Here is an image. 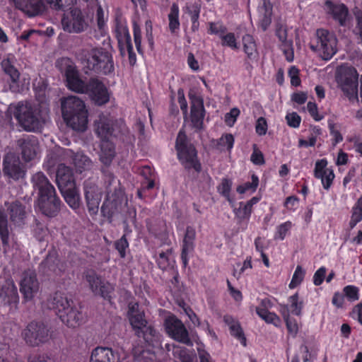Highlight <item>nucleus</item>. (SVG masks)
Returning <instances> with one entry per match:
<instances>
[{
	"label": "nucleus",
	"instance_id": "nucleus-48",
	"mask_svg": "<svg viewBox=\"0 0 362 362\" xmlns=\"http://www.w3.org/2000/svg\"><path fill=\"white\" fill-rule=\"evenodd\" d=\"M85 278L93 293L98 290V288L103 281L94 271H87L85 273Z\"/></svg>",
	"mask_w": 362,
	"mask_h": 362
},
{
	"label": "nucleus",
	"instance_id": "nucleus-4",
	"mask_svg": "<svg viewBox=\"0 0 362 362\" xmlns=\"http://www.w3.org/2000/svg\"><path fill=\"white\" fill-rule=\"evenodd\" d=\"M49 303L50 308L55 310L62 322L68 327H76L83 322L84 315L65 294L55 293Z\"/></svg>",
	"mask_w": 362,
	"mask_h": 362
},
{
	"label": "nucleus",
	"instance_id": "nucleus-23",
	"mask_svg": "<svg viewBox=\"0 0 362 362\" xmlns=\"http://www.w3.org/2000/svg\"><path fill=\"white\" fill-rule=\"evenodd\" d=\"M128 317L131 325L135 330L136 334L140 337V330L146 327L147 321L145 319L144 313L140 310L137 303L129 304Z\"/></svg>",
	"mask_w": 362,
	"mask_h": 362
},
{
	"label": "nucleus",
	"instance_id": "nucleus-56",
	"mask_svg": "<svg viewBox=\"0 0 362 362\" xmlns=\"http://www.w3.org/2000/svg\"><path fill=\"white\" fill-rule=\"evenodd\" d=\"M327 161L326 159L317 160L315 165L314 175L316 178L322 177V175L330 171L331 169L327 168Z\"/></svg>",
	"mask_w": 362,
	"mask_h": 362
},
{
	"label": "nucleus",
	"instance_id": "nucleus-29",
	"mask_svg": "<svg viewBox=\"0 0 362 362\" xmlns=\"http://www.w3.org/2000/svg\"><path fill=\"white\" fill-rule=\"evenodd\" d=\"M117 351L108 347H96L91 353L90 362H119Z\"/></svg>",
	"mask_w": 362,
	"mask_h": 362
},
{
	"label": "nucleus",
	"instance_id": "nucleus-45",
	"mask_svg": "<svg viewBox=\"0 0 362 362\" xmlns=\"http://www.w3.org/2000/svg\"><path fill=\"white\" fill-rule=\"evenodd\" d=\"M141 335L149 346H154V343L158 342L159 339V336L156 331L152 327L147 326V325L146 327L140 330V337Z\"/></svg>",
	"mask_w": 362,
	"mask_h": 362
},
{
	"label": "nucleus",
	"instance_id": "nucleus-18",
	"mask_svg": "<svg viewBox=\"0 0 362 362\" xmlns=\"http://www.w3.org/2000/svg\"><path fill=\"white\" fill-rule=\"evenodd\" d=\"M84 194L90 214L91 216L96 215L102 199L101 189L95 182L87 180L84 182Z\"/></svg>",
	"mask_w": 362,
	"mask_h": 362
},
{
	"label": "nucleus",
	"instance_id": "nucleus-46",
	"mask_svg": "<svg viewBox=\"0 0 362 362\" xmlns=\"http://www.w3.org/2000/svg\"><path fill=\"white\" fill-rule=\"evenodd\" d=\"M166 349L170 351L171 345L166 344ZM173 356L180 359L181 362H192L191 356L188 354L187 349L180 346L173 345Z\"/></svg>",
	"mask_w": 362,
	"mask_h": 362
},
{
	"label": "nucleus",
	"instance_id": "nucleus-49",
	"mask_svg": "<svg viewBox=\"0 0 362 362\" xmlns=\"http://www.w3.org/2000/svg\"><path fill=\"white\" fill-rule=\"evenodd\" d=\"M251 182H245L237 187L236 190L239 194H244L248 191L252 192H255L259 185V178L256 175L253 174L251 177Z\"/></svg>",
	"mask_w": 362,
	"mask_h": 362
},
{
	"label": "nucleus",
	"instance_id": "nucleus-2",
	"mask_svg": "<svg viewBox=\"0 0 362 362\" xmlns=\"http://www.w3.org/2000/svg\"><path fill=\"white\" fill-rule=\"evenodd\" d=\"M62 113L65 122L73 129L83 132L88 124V110L78 97L70 95L61 100Z\"/></svg>",
	"mask_w": 362,
	"mask_h": 362
},
{
	"label": "nucleus",
	"instance_id": "nucleus-13",
	"mask_svg": "<svg viewBox=\"0 0 362 362\" xmlns=\"http://www.w3.org/2000/svg\"><path fill=\"white\" fill-rule=\"evenodd\" d=\"M165 330L169 336L177 341L192 345L188 332L180 320L175 317H169L165 322Z\"/></svg>",
	"mask_w": 362,
	"mask_h": 362
},
{
	"label": "nucleus",
	"instance_id": "nucleus-61",
	"mask_svg": "<svg viewBox=\"0 0 362 362\" xmlns=\"http://www.w3.org/2000/svg\"><path fill=\"white\" fill-rule=\"evenodd\" d=\"M334 178V174L332 170L330 171H327L325 174L322 175V177H318L321 180L322 185L324 189L328 190L332 184V181Z\"/></svg>",
	"mask_w": 362,
	"mask_h": 362
},
{
	"label": "nucleus",
	"instance_id": "nucleus-12",
	"mask_svg": "<svg viewBox=\"0 0 362 362\" xmlns=\"http://www.w3.org/2000/svg\"><path fill=\"white\" fill-rule=\"evenodd\" d=\"M90 100L98 105H103L109 102L110 93L105 84L96 78H91L88 82L87 91Z\"/></svg>",
	"mask_w": 362,
	"mask_h": 362
},
{
	"label": "nucleus",
	"instance_id": "nucleus-58",
	"mask_svg": "<svg viewBox=\"0 0 362 362\" xmlns=\"http://www.w3.org/2000/svg\"><path fill=\"white\" fill-rule=\"evenodd\" d=\"M353 13L356 21L354 31L356 35H359L362 42V11L358 8H355Z\"/></svg>",
	"mask_w": 362,
	"mask_h": 362
},
{
	"label": "nucleus",
	"instance_id": "nucleus-20",
	"mask_svg": "<svg viewBox=\"0 0 362 362\" xmlns=\"http://www.w3.org/2000/svg\"><path fill=\"white\" fill-rule=\"evenodd\" d=\"M59 158L60 161L73 163L80 172L89 169L92 166V162L88 156L81 152L74 153L69 148L62 149Z\"/></svg>",
	"mask_w": 362,
	"mask_h": 362
},
{
	"label": "nucleus",
	"instance_id": "nucleus-31",
	"mask_svg": "<svg viewBox=\"0 0 362 362\" xmlns=\"http://www.w3.org/2000/svg\"><path fill=\"white\" fill-rule=\"evenodd\" d=\"M11 221L18 226L24 224L25 218V207L18 202L11 203L8 206Z\"/></svg>",
	"mask_w": 362,
	"mask_h": 362
},
{
	"label": "nucleus",
	"instance_id": "nucleus-37",
	"mask_svg": "<svg viewBox=\"0 0 362 362\" xmlns=\"http://www.w3.org/2000/svg\"><path fill=\"white\" fill-rule=\"evenodd\" d=\"M59 190L70 207L74 209L79 207L80 197L75 185L72 186V187L59 189Z\"/></svg>",
	"mask_w": 362,
	"mask_h": 362
},
{
	"label": "nucleus",
	"instance_id": "nucleus-43",
	"mask_svg": "<svg viewBox=\"0 0 362 362\" xmlns=\"http://www.w3.org/2000/svg\"><path fill=\"white\" fill-rule=\"evenodd\" d=\"M178 18L179 7L176 4H173L170 7V11L168 14L169 29L173 33L180 28V21Z\"/></svg>",
	"mask_w": 362,
	"mask_h": 362
},
{
	"label": "nucleus",
	"instance_id": "nucleus-27",
	"mask_svg": "<svg viewBox=\"0 0 362 362\" xmlns=\"http://www.w3.org/2000/svg\"><path fill=\"white\" fill-rule=\"evenodd\" d=\"M276 35L281 42L280 47L288 62L293 60L294 54L293 48V40L288 37L287 28L284 25H279L276 30Z\"/></svg>",
	"mask_w": 362,
	"mask_h": 362
},
{
	"label": "nucleus",
	"instance_id": "nucleus-60",
	"mask_svg": "<svg viewBox=\"0 0 362 362\" xmlns=\"http://www.w3.org/2000/svg\"><path fill=\"white\" fill-rule=\"evenodd\" d=\"M328 127L331 135L334 137L336 144L341 142L343 140V136L339 132V126L337 124L334 123L332 121H329Z\"/></svg>",
	"mask_w": 362,
	"mask_h": 362
},
{
	"label": "nucleus",
	"instance_id": "nucleus-28",
	"mask_svg": "<svg viewBox=\"0 0 362 362\" xmlns=\"http://www.w3.org/2000/svg\"><path fill=\"white\" fill-rule=\"evenodd\" d=\"M191 122L193 127L197 129L202 128L204 117V107L203 100L194 96L191 98Z\"/></svg>",
	"mask_w": 362,
	"mask_h": 362
},
{
	"label": "nucleus",
	"instance_id": "nucleus-40",
	"mask_svg": "<svg viewBox=\"0 0 362 362\" xmlns=\"http://www.w3.org/2000/svg\"><path fill=\"white\" fill-rule=\"evenodd\" d=\"M115 33L121 49H122L125 45L132 43L129 30L125 25L117 23L115 27Z\"/></svg>",
	"mask_w": 362,
	"mask_h": 362
},
{
	"label": "nucleus",
	"instance_id": "nucleus-42",
	"mask_svg": "<svg viewBox=\"0 0 362 362\" xmlns=\"http://www.w3.org/2000/svg\"><path fill=\"white\" fill-rule=\"evenodd\" d=\"M134 359L136 362H153L156 360V356L150 349H141L139 347L133 349Z\"/></svg>",
	"mask_w": 362,
	"mask_h": 362
},
{
	"label": "nucleus",
	"instance_id": "nucleus-6",
	"mask_svg": "<svg viewBox=\"0 0 362 362\" xmlns=\"http://www.w3.org/2000/svg\"><path fill=\"white\" fill-rule=\"evenodd\" d=\"M177 158L182 165L187 170L193 169L199 173L202 170V165L198 159L197 151L187 139L184 132L180 130L177 135L175 144Z\"/></svg>",
	"mask_w": 362,
	"mask_h": 362
},
{
	"label": "nucleus",
	"instance_id": "nucleus-11",
	"mask_svg": "<svg viewBox=\"0 0 362 362\" xmlns=\"http://www.w3.org/2000/svg\"><path fill=\"white\" fill-rule=\"evenodd\" d=\"M14 4L30 17L42 13L46 10V4L54 10L63 9L64 6L63 0H14Z\"/></svg>",
	"mask_w": 362,
	"mask_h": 362
},
{
	"label": "nucleus",
	"instance_id": "nucleus-53",
	"mask_svg": "<svg viewBox=\"0 0 362 362\" xmlns=\"http://www.w3.org/2000/svg\"><path fill=\"white\" fill-rule=\"evenodd\" d=\"M221 39V44L223 46H227L233 49L238 48L237 39L233 33H225L220 37Z\"/></svg>",
	"mask_w": 362,
	"mask_h": 362
},
{
	"label": "nucleus",
	"instance_id": "nucleus-57",
	"mask_svg": "<svg viewBox=\"0 0 362 362\" xmlns=\"http://www.w3.org/2000/svg\"><path fill=\"white\" fill-rule=\"evenodd\" d=\"M113 291V286L109 284L108 282L103 281L98 290L94 292L96 295H100L103 298H110V293Z\"/></svg>",
	"mask_w": 362,
	"mask_h": 362
},
{
	"label": "nucleus",
	"instance_id": "nucleus-22",
	"mask_svg": "<svg viewBox=\"0 0 362 362\" xmlns=\"http://www.w3.org/2000/svg\"><path fill=\"white\" fill-rule=\"evenodd\" d=\"M66 86L68 88L78 93L87 91L88 82L81 78L78 71L72 66H68L65 71Z\"/></svg>",
	"mask_w": 362,
	"mask_h": 362
},
{
	"label": "nucleus",
	"instance_id": "nucleus-33",
	"mask_svg": "<svg viewBox=\"0 0 362 362\" xmlns=\"http://www.w3.org/2000/svg\"><path fill=\"white\" fill-rule=\"evenodd\" d=\"M242 42L243 51L247 59L250 61H257L259 54L254 37L249 34L245 35L243 36Z\"/></svg>",
	"mask_w": 362,
	"mask_h": 362
},
{
	"label": "nucleus",
	"instance_id": "nucleus-64",
	"mask_svg": "<svg viewBox=\"0 0 362 362\" xmlns=\"http://www.w3.org/2000/svg\"><path fill=\"white\" fill-rule=\"evenodd\" d=\"M219 144L230 151L234 144V138L232 134H226L220 138Z\"/></svg>",
	"mask_w": 362,
	"mask_h": 362
},
{
	"label": "nucleus",
	"instance_id": "nucleus-34",
	"mask_svg": "<svg viewBox=\"0 0 362 362\" xmlns=\"http://www.w3.org/2000/svg\"><path fill=\"white\" fill-rule=\"evenodd\" d=\"M40 266L43 269L52 272L57 275L64 270V266L60 263L54 252H49Z\"/></svg>",
	"mask_w": 362,
	"mask_h": 362
},
{
	"label": "nucleus",
	"instance_id": "nucleus-7",
	"mask_svg": "<svg viewBox=\"0 0 362 362\" xmlns=\"http://www.w3.org/2000/svg\"><path fill=\"white\" fill-rule=\"evenodd\" d=\"M358 74L355 68L342 65L337 70V81L350 100L358 99Z\"/></svg>",
	"mask_w": 362,
	"mask_h": 362
},
{
	"label": "nucleus",
	"instance_id": "nucleus-51",
	"mask_svg": "<svg viewBox=\"0 0 362 362\" xmlns=\"http://www.w3.org/2000/svg\"><path fill=\"white\" fill-rule=\"evenodd\" d=\"M305 272L301 266L298 265L293 274L292 279L288 285L291 289L295 288L301 284L305 276Z\"/></svg>",
	"mask_w": 362,
	"mask_h": 362
},
{
	"label": "nucleus",
	"instance_id": "nucleus-38",
	"mask_svg": "<svg viewBox=\"0 0 362 362\" xmlns=\"http://www.w3.org/2000/svg\"><path fill=\"white\" fill-rule=\"evenodd\" d=\"M201 11V6L197 3H187L183 8V11L191 18L192 21V30L195 32L198 30L199 23V17Z\"/></svg>",
	"mask_w": 362,
	"mask_h": 362
},
{
	"label": "nucleus",
	"instance_id": "nucleus-52",
	"mask_svg": "<svg viewBox=\"0 0 362 362\" xmlns=\"http://www.w3.org/2000/svg\"><path fill=\"white\" fill-rule=\"evenodd\" d=\"M293 223L290 221H287L276 227L274 234V239L283 240L286 238L288 232L291 229Z\"/></svg>",
	"mask_w": 362,
	"mask_h": 362
},
{
	"label": "nucleus",
	"instance_id": "nucleus-25",
	"mask_svg": "<svg viewBox=\"0 0 362 362\" xmlns=\"http://www.w3.org/2000/svg\"><path fill=\"white\" fill-rule=\"evenodd\" d=\"M64 163H59L56 172V182L59 189L75 185L73 170Z\"/></svg>",
	"mask_w": 362,
	"mask_h": 362
},
{
	"label": "nucleus",
	"instance_id": "nucleus-54",
	"mask_svg": "<svg viewBox=\"0 0 362 362\" xmlns=\"http://www.w3.org/2000/svg\"><path fill=\"white\" fill-rule=\"evenodd\" d=\"M283 317L289 334L293 337H296L298 332V326L296 321L290 318L289 313L287 311L283 312Z\"/></svg>",
	"mask_w": 362,
	"mask_h": 362
},
{
	"label": "nucleus",
	"instance_id": "nucleus-26",
	"mask_svg": "<svg viewBox=\"0 0 362 362\" xmlns=\"http://www.w3.org/2000/svg\"><path fill=\"white\" fill-rule=\"evenodd\" d=\"M195 238V228L191 226H187L182 240L181 254V259L185 267L188 264L189 254L194 249Z\"/></svg>",
	"mask_w": 362,
	"mask_h": 362
},
{
	"label": "nucleus",
	"instance_id": "nucleus-10",
	"mask_svg": "<svg viewBox=\"0 0 362 362\" xmlns=\"http://www.w3.org/2000/svg\"><path fill=\"white\" fill-rule=\"evenodd\" d=\"M317 45H311V49L318 52L325 60H329L337 52V38L336 35L325 29L316 32Z\"/></svg>",
	"mask_w": 362,
	"mask_h": 362
},
{
	"label": "nucleus",
	"instance_id": "nucleus-8",
	"mask_svg": "<svg viewBox=\"0 0 362 362\" xmlns=\"http://www.w3.org/2000/svg\"><path fill=\"white\" fill-rule=\"evenodd\" d=\"M95 132L102 141L110 140L113 136H117L122 132L124 124L122 121L113 119L109 114L101 113L95 121Z\"/></svg>",
	"mask_w": 362,
	"mask_h": 362
},
{
	"label": "nucleus",
	"instance_id": "nucleus-16",
	"mask_svg": "<svg viewBox=\"0 0 362 362\" xmlns=\"http://www.w3.org/2000/svg\"><path fill=\"white\" fill-rule=\"evenodd\" d=\"M40 284L34 271H25L20 281V291L25 300H31L38 293Z\"/></svg>",
	"mask_w": 362,
	"mask_h": 362
},
{
	"label": "nucleus",
	"instance_id": "nucleus-50",
	"mask_svg": "<svg viewBox=\"0 0 362 362\" xmlns=\"http://www.w3.org/2000/svg\"><path fill=\"white\" fill-rule=\"evenodd\" d=\"M232 187V181L228 178H223L221 184L218 186L217 190L219 194L223 196L230 203H232L230 192Z\"/></svg>",
	"mask_w": 362,
	"mask_h": 362
},
{
	"label": "nucleus",
	"instance_id": "nucleus-9",
	"mask_svg": "<svg viewBox=\"0 0 362 362\" xmlns=\"http://www.w3.org/2000/svg\"><path fill=\"white\" fill-rule=\"evenodd\" d=\"M21 336L30 346H38L47 343L52 335L47 327L41 322L32 321L22 331Z\"/></svg>",
	"mask_w": 362,
	"mask_h": 362
},
{
	"label": "nucleus",
	"instance_id": "nucleus-1",
	"mask_svg": "<svg viewBox=\"0 0 362 362\" xmlns=\"http://www.w3.org/2000/svg\"><path fill=\"white\" fill-rule=\"evenodd\" d=\"M32 182L37 191L36 206L38 209L47 216H55L60 209L61 202L54 186L42 172L33 175Z\"/></svg>",
	"mask_w": 362,
	"mask_h": 362
},
{
	"label": "nucleus",
	"instance_id": "nucleus-19",
	"mask_svg": "<svg viewBox=\"0 0 362 362\" xmlns=\"http://www.w3.org/2000/svg\"><path fill=\"white\" fill-rule=\"evenodd\" d=\"M62 25L64 31L78 33L86 26L81 10L72 9L69 13L64 15L62 19Z\"/></svg>",
	"mask_w": 362,
	"mask_h": 362
},
{
	"label": "nucleus",
	"instance_id": "nucleus-14",
	"mask_svg": "<svg viewBox=\"0 0 362 362\" xmlns=\"http://www.w3.org/2000/svg\"><path fill=\"white\" fill-rule=\"evenodd\" d=\"M259 200L260 197H253L247 202H239L238 206L233 208V211L235 215V218L242 230H246L252 212V207L254 205L257 204Z\"/></svg>",
	"mask_w": 362,
	"mask_h": 362
},
{
	"label": "nucleus",
	"instance_id": "nucleus-24",
	"mask_svg": "<svg viewBox=\"0 0 362 362\" xmlns=\"http://www.w3.org/2000/svg\"><path fill=\"white\" fill-rule=\"evenodd\" d=\"M325 10L342 26L346 25L349 21V11L344 4H334L327 0L325 4Z\"/></svg>",
	"mask_w": 362,
	"mask_h": 362
},
{
	"label": "nucleus",
	"instance_id": "nucleus-59",
	"mask_svg": "<svg viewBox=\"0 0 362 362\" xmlns=\"http://www.w3.org/2000/svg\"><path fill=\"white\" fill-rule=\"evenodd\" d=\"M115 249L119 253V255L122 258H124L126 255V249L129 247L128 241L125 237L123 235L119 240H117L115 243Z\"/></svg>",
	"mask_w": 362,
	"mask_h": 362
},
{
	"label": "nucleus",
	"instance_id": "nucleus-5",
	"mask_svg": "<svg viewBox=\"0 0 362 362\" xmlns=\"http://www.w3.org/2000/svg\"><path fill=\"white\" fill-rule=\"evenodd\" d=\"M81 60L85 69L97 74H107L114 71L112 57L103 48L83 49Z\"/></svg>",
	"mask_w": 362,
	"mask_h": 362
},
{
	"label": "nucleus",
	"instance_id": "nucleus-62",
	"mask_svg": "<svg viewBox=\"0 0 362 362\" xmlns=\"http://www.w3.org/2000/svg\"><path fill=\"white\" fill-rule=\"evenodd\" d=\"M226 28L219 23H209V33L211 34H215L221 37L223 34L226 33Z\"/></svg>",
	"mask_w": 362,
	"mask_h": 362
},
{
	"label": "nucleus",
	"instance_id": "nucleus-47",
	"mask_svg": "<svg viewBox=\"0 0 362 362\" xmlns=\"http://www.w3.org/2000/svg\"><path fill=\"white\" fill-rule=\"evenodd\" d=\"M362 220V197H360L352 208V214L349 225L354 228Z\"/></svg>",
	"mask_w": 362,
	"mask_h": 362
},
{
	"label": "nucleus",
	"instance_id": "nucleus-36",
	"mask_svg": "<svg viewBox=\"0 0 362 362\" xmlns=\"http://www.w3.org/2000/svg\"><path fill=\"white\" fill-rule=\"evenodd\" d=\"M100 148V158L101 162L106 165H110L115 156V145L110 140L102 141Z\"/></svg>",
	"mask_w": 362,
	"mask_h": 362
},
{
	"label": "nucleus",
	"instance_id": "nucleus-44",
	"mask_svg": "<svg viewBox=\"0 0 362 362\" xmlns=\"http://www.w3.org/2000/svg\"><path fill=\"white\" fill-rule=\"evenodd\" d=\"M0 236L3 245L8 243L9 232L8 230L7 215L4 211L0 209Z\"/></svg>",
	"mask_w": 362,
	"mask_h": 362
},
{
	"label": "nucleus",
	"instance_id": "nucleus-35",
	"mask_svg": "<svg viewBox=\"0 0 362 362\" xmlns=\"http://www.w3.org/2000/svg\"><path fill=\"white\" fill-rule=\"evenodd\" d=\"M223 320L229 327L231 335L240 340V343L245 346L246 339L239 322L229 315L224 316Z\"/></svg>",
	"mask_w": 362,
	"mask_h": 362
},
{
	"label": "nucleus",
	"instance_id": "nucleus-32",
	"mask_svg": "<svg viewBox=\"0 0 362 362\" xmlns=\"http://www.w3.org/2000/svg\"><path fill=\"white\" fill-rule=\"evenodd\" d=\"M16 62V57L12 54H8L3 59L1 63L4 71L9 76L11 81L13 83H16L20 76L19 71L15 67Z\"/></svg>",
	"mask_w": 362,
	"mask_h": 362
},
{
	"label": "nucleus",
	"instance_id": "nucleus-55",
	"mask_svg": "<svg viewBox=\"0 0 362 362\" xmlns=\"http://www.w3.org/2000/svg\"><path fill=\"white\" fill-rule=\"evenodd\" d=\"M344 296L351 302H354L359 298V290L353 285H349L343 288Z\"/></svg>",
	"mask_w": 362,
	"mask_h": 362
},
{
	"label": "nucleus",
	"instance_id": "nucleus-21",
	"mask_svg": "<svg viewBox=\"0 0 362 362\" xmlns=\"http://www.w3.org/2000/svg\"><path fill=\"white\" fill-rule=\"evenodd\" d=\"M3 171L6 175L18 180L25 175V170L19 158L13 153L6 155L3 162Z\"/></svg>",
	"mask_w": 362,
	"mask_h": 362
},
{
	"label": "nucleus",
	"instance_id": "nucleus-39",
	"mask_svg": "<svg viewBox=\"0 0 362 362\" xmlns=\"http://www.w3.org/2000/svg\"><path fill=\"white\" fill-rule=\"evenodd\" d=\"M288 305L284 306L281 313H283V312H286L287 310L288 313H289L290 311L295 315H300L302 309L303 308V302L299 300L298 294L296 293L294 295L290 296L288 299Z\"/></svg>",
	"mask_w": 362,
	"mask_h": 362
},
{
	"label": "nucleus",
	"instance_id": "nucleus-63",
	"mask_svg": "<svg viewBox=\"0 0 362 362\" xmlns=\"http://www.w3.org/2000/svg\"><path fill=\"white\" fill-rule=\"evenodd\" d=\"M286 119L288 126L298 128L300 126L301 118L296 112L288 113Z\"/></svg>",
	"mask_w": 362,
	"mask_h": 362
},
{
	"label": "nucleus",
	"instance_id": "nucleus-17",
	"mask_svg": "<svg viewBox=\"0 0 362 362\" xmlns=\"http://www.w3.org/2000/svg\"><path fill=\"white\" fill-rule=\"evenodd\" d=\"M126 204L127 199L121 192L112 195L107 194L101 206V213L104 217L110 219L114 214L121 211Z\"/></svg>",
	"mask_w": 362,
	"mask_h": 362
},
{
	"label": "nucleus",
	"instance_id": "nucleus-30",
	"mask_svg": "<svg viewBox=\"0 0 362 362\" xmlns=\"http://www.w3.org/2000/svg\"><path fill=\"white\" fill-rule=\"evenodd\" d=\"M18 300L17 287L12 279H8L0 290V303H12Z\"/></svg>",
	"mask_w": 362,
	"mask_h": 362
},
{
	"label": "nucleus",
	"instance_id": "nucleus-15",
	"mask_svg": "<svg viewBox=\"0 0 362 362\" xmlns=\"http://www.w3.org/2000/svg\"><path fill=\"white\" fill-rule=\"evenodd\" d=\"M22 158L25 162L34 160L40 153L39 142L34 136H24L17 141Z\"/></svg>",
	"mask_w": 362,
	"mask_h": 362
},
{
	"label": "nucleus",
	"instance_id": "nucleus-3",
	"mask_svg": "<svg viewBox=\"0 0 362 362\" xmlns=\"http://www.w3.org/2000/svg\"><path fill=\"white\" fill-rule=\"evenodd\" d=\"M7 113L13 116L27 132L40 131L45 123L40 110L27 102L10 105Z\"/></svg>",
	"mask_w": 362,
	"mask_h": 362
},
{
	"label": "nucleus",
	"instance_id": "nucleus-41",
	"mask_svg": "<svg viewBox=\"0 0 362 362\" xmlns=\"http://www.w3.org/2000/svg\"><path fill=\"white\" fill-rule=\"evenodd\" d=\"M256 313L259 317L264 320L266 322L272 324L275 327H279L281 324V319L276 314L274 313H271L264 308L257 307L256 308Z\"/></svg>",
	"mask_w": 362,
	"mask_h": 362
}]
</instances>
